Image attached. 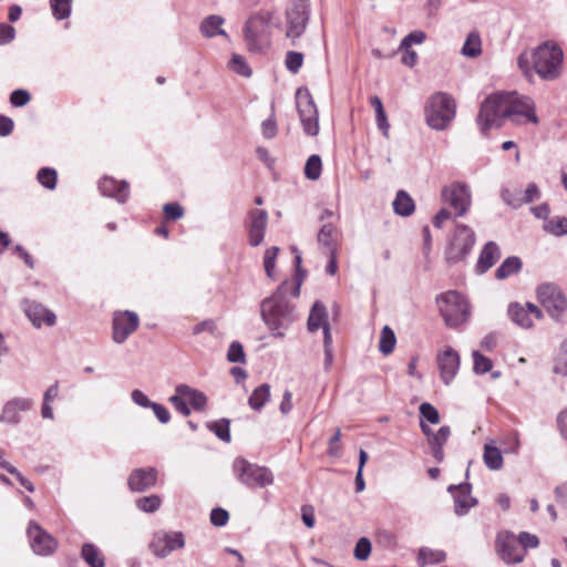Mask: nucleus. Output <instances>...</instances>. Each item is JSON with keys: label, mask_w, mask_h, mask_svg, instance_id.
<instances>
[{"label": "nucleus", "mask_w": 567, "mask_h": 567, "mask_svg": "<svg viewBox=\"0 0 567 567\" xmlns=\"http://www.w3.org/2000/svg\"><path fill=\"white\" fill-rule=\"evenodd\" d=\"M505 118L516 125L539 123L535 102L529 96L517 92H498L486 97L477 115L482 134L487 135L492 127H499Z\"/></svg>", "instance_id": "nucleus-1"}, {"label": "nucleus", "mask_w": 567, "mask_h": 567, "mask_svg": "<svg viewBox=\"0 0 567 567\" xmlns=\"http://www.w3.org/2000/svg\"><path fill=\"white\" fill-rule=\"evenodd\" d=\"M563 50L554 42H544L532 51H524L517 59L518 68L526 76L537 73L545 81H553L561 73Z\"/></svg>", "instance_id": "nucleus-2"}, {"label": "nucleus", "mask_w": 567, "mask_h": 567, "mask_svg": "<svg viewBox=\"0 0 567 567\" xmlns=\"http://www.w3.org/2000/svg\"><path fill=\"white\" fill-rule=\"evenodd\" d=\"M289 284L282 282L279 288L260 303V315L272 337L284 338L285 331L297 319L295 306L287 298Z\"/></svg>", "instance_id": "nucleus-3"}, {"label": "nucleus", "mask_w": 567, "mask_h": 567, "mask_svg": "<svg viewBox=\"0 0 567 567\" xmlns=\"http://www.w3.org/2000/svg\"><path fill=\"white\" fill-rule=\"evenodd\" d=\"M456 104L453 97L446 93H436L429 100L425 106L427 125L436 131L445 130L455 116Z\"/></svg>", "instance_id": "nucleus-4"}, {"label": "nucleus", "mask_w": 567, "mask_h": 567, "mask_svg": "<svg viewBox=\"0 0 567 567\" xmlns=\"http://www.w3.org/2000/svg\"><path fill=\"white\" fill-rule=\"evenodd\" d=\"M440 312L450 328H457L467 321L470 307L466 299L457 291L450 290L437 297Z\"/></svg>", "instance_id": "nucleus-5"}, {"label": "nucleus", "mask_w": 567, "mask_h": 567, "mask_svg": "<svg viewBox=\"0 0 567 567\" xmlns=\"http://www.w3.org/2000/svg\"><path fill=\"white\" fill-rule=\"evenodd\" d=\"M537 300L546 309L549 317L557 322L563 321L567 311V298L561 289L551 282L542 284L537 288Z\"/></svg>", "instance_id": "nucleus-6"}, {"label": "nucleus", "mask_w": 567, "mask_h": 567, "mask_svg": "<svg viewBox=\"0 0 567 567\" xmlns=\"http://www.w3.org/2000/svg\"><path fill=\"white\" fill-rule=\"evenodd\" d=\"M168 401L184 416L190 414V408L202 412L207 406V396L202 391L187 384H178Z\"/></svg>", "instance_id": "nucleus-7"}, {"label": "nucleus", "mask_w": 567, "mask_h": 567, "mask_svg": "<svg viewBox=\"0 0 567 567\" xmlns=\"http://www.w3.org/2000/svg\"><path fill=\"white\" fill-rule=\"evenodd\" d=\"M233 467L237 478L248 487H265L274 482L272 473L267 467L251 464L244 458H236Z\"/></svg>", "instance_id": "nucleus-8"}, {"label": "nucleus", "mask_w": 567, "mask_h": 567, "mask_svg": "<svg viewBox=\"0 0 567 567\" xmlns=\"http://www.w3.org/2000/svg\"><path fill=\"white\" fill-rule=\"evenodd\" d=\"M296 104L305 133L310 136L318 135V110L308 89L299 87L297 90Z\"/></svg>", "instance_id": "nucleus-9"}, {"label": "nucleus", "mask_w": 567, "mask_h": 567, "mask_svg": "<svg viewBox=\"0 0 567 567\" xmlns=\"http://www.w3.org/2000/svg\"><path fill=\"white\" fill-rule=\"evenodd\" d=\"M310 16L308 0H291L286 11V37L295 41L300 38L307 28Z\"/></svg>", "instance_id": "nucleus-10"}, {"label": "nucleus", "mask_w": 567, "mask_h": 567, "mask_svg": "<svg viewBox=\"0 0 567 567\" xmlns=\"http://www.w3.org/2000/svg\"><path fill=\"white\" fill-rule=\"evenodd\" d=\"M475 243L474 231L466 225H457L454 237L446 249V260L458 262L472 250Z\"/></svg>", "instance_id": "nucleus-11"}, {"label": "nucleus", "mask_w": 567, "mask_h": 567, "mask_svg": "<svg viewBox=\"0 0 567 567\" xmlns=\"http://www.w3.org/2000/svg\"><path fill=\"white\" fill-rule=\"evenodd\" d=\"M442 200L455 209L457 216H464L472 203L470 187L462 182H453L443 187Z\"/></svg>", "instance_id": "nucleus-12"}, {"label": "nucleus", "mask_w": 567, "mask_h": 567, "mask_svg": "<svg viewBox=\"0 0 567 567\" xmlns=\"http://www.w3.org/2000/svg\"><path fill=\"white\" fill-rule=\"evenodd\" d=\"M184 546L185 538L182 532L155 533L148 545L150 550L158 558H165L172 551L182 549Z\"/></svg>", "instance_id": "nucleus-13"}, {"label": "nucleus", "mask_w": 567, "mask_h": 567, "mask_svg": "<svg viewBox=\"0 0 567 567\" xmlns=\"http://www.w3.org/2000/svg\"><path fill=\"white\" fill-rule=\"evenodd\" d=\"M27 535L35 555L50 556L58 548V540L35 522H30Z\"/></svg>", "instance_id": "nucleus-14"}, {"label": "nucleus", "mask_w": 567, "mask_h": 567, "mask_svg": "<svg viewBox=\"0 0 567 567\" xmlns=\"http://www.w3.org/2000/svg\"><path fill=\"white\" fill-rule=\"evenodd\" d=\"M496 549L506 564H519L525 558V550L520 547L516 536L507 530L498 533Z\"/></svg>", "instance_id": "nucleus-15"}, {"label": "nucleus", "mask_w": 567, "mask_h": 567, "mask_svg": "<svg viewBox=\"0 0 567 567\" xmlns=\"http://www.w3.org/2000/svg\"><path fill=\"white\" fill-rule=\"evenodd\" d=\"M138 324L137 313L130 310L116 311L113 316V341L117 344L124 343L138 328Z\"/></svg>", "instance_id": "nucleus-16"}, {"label": "nucleus", "mask_w": 567, "mask_h": 567, "mask_svg": "<svg viewBox=\"0 0 567 567\" xmlns=\"http://www.w3.org/2000/svg\"><path fill=\"white\" fill-rule=\"evenodd\" d=\"M272 20V12L259 11L252 14L246 22L244 34L247 45L251 51H258L260 45L258 40L261 35L262 29L267 27Z\"/></svg>", "instance_id": "nucleus-17"}, {"label": "nucleus", "mask_w": 567, "mask_h": 567, "mask_svg": "<svg viewBox=\"0 0 567 567\" xmlns=\"http://www.w3.org/2000/svg\"><path fill=\"white\" fill-rule=\"evenodd\" d=\"M436 362L442 381L449 385L460 370V354L450 346H446L436 355Z\"/></svg>", "instance_id": "nucleus-18"}, {"label": "nucleus", "mask_w": 567, "mask_h": 567, "mask_svg": "<svg viewBox=\"0 0 567 567\" xmlns=\"http://www.w3.org/2000/svg\"><path fill=\"white\" fill-rule=\"evenodd\" d=\"M268 224V213L265 209L254 208L248 213L247 231L248 241L252 247L264 241Z\"/></svg>", "instance_id": "nucleus-19"}, {"label": "nucleus", "mask_w": 567, "mask_h": 567, "mask_svg": "<svg viewBox=\"0 0 567 567\" xmlns=\"http://www.w3.org/2000/svg\"><path fill=\"white\" fill-rule=\"evenodd\" d=\"M507 312L511 320L524 329L533 326V317L536 319L543 318L542 310L532 302H526L525 305L513 302L508 306Z\"/></svg>", "instance_id": "nucleus-20"}, {"label": "nucleus", "mask_w": 567, "mask_h": 567, "mask_svg": "<svg viewBox=\"0 0 567 567\" xmlns=\"http://www.w3.org/2000/svg\"><path fill=\"white\" fill-rule=\"evenodd\" d=\"M447 491L453 496L454 513L457 516L466 515L477 504V499L472 496V485L470 483L450 485Z\"/></svg>", "instance_id": "nucleus-21"}, {"label": "nucleus", "mask_w": 567, "mask_h": 567, "mask_svg": "<svg viewBox=\"0 0 567 567\" xmlns=\"http://www.w3.org/2000/svg\"><path fill=\"white\" fill-rule=\"evenodd\" d=\"M33 401L30 398L17 396L7 401L0 413V422L18 424L21 421L20 413L31 410Z\"/></svg>", "instance_id": "nucleus-22"}, {"label": "nucleus", "mask_w": 567, "mask_h": 567, "mask_svg": "<svg viewBox=\"0 0 567 567\" xmlns=\"http://www.w3.org/2000/svg\"><path fill=\"white\" fill-rule=\"evenodd\" d=\"M157 482V471L154 467L136 468L127 480L128 488L132 492L142 493L155 486Z\"/></svg>", "instance_id": "nucleus-23"}, {"label": "nucleus", "mask_w": 567, "mask_h": 567, "mask_svg": "<svg viewBox=\"0 0 567 567\" xmlns=\"http://www.w3.org/2000/svg\"><path fill=\"white\" fill-rule=\"evenodd\" d=\"M24 312L32 324L37 328H40L42 323L47 324L48 327L55 324V315L51 310L47 309L43 305L35 301H25Z\"/></svg>", "instance_id": "nucleus-24"}, {"label": "nucleus", "mask_w": 567, "mask_h": 567, "mask_svg": "<svg viewBox=\"0 0 567 567\" xmlns=\"http://www.w3.org/2000/svg\"><path fill=\"white\" fill-rule=\"evenodd\" d=\"M99 188L104 196L115 198L121 204H124L130 196L127 182H117L113 177H103L99 183Z\"/></svg>", "instance_id": "nucleus-25"}, {"label": "nucleus", "mask_w": 567, "mask_h": 567, "mask_svg": "<svg viewBox=\"0 0 567 567\" xmlns=\"http://www.w3.org/2000/svg\"><path fill=\"white\" fill-rule=\"evenodd\" d=\"M501 258V249L494 241H488L482 249L477 264L476 271L478 274L486 272L492 268L495 262Z\"/></svg>", "instance_id": "nucleus-26"}, {"label": "nucleus", "mask_w": 567, "mask_h": 567, "mask_svg": "<svg viewBox=\"0 0 567 567\" xmlns=\"http://www.w3.org/2000/svg\"><path fill=\"white\" fill-rule=\"evenodd\" d=\"M451 436V427L447 425H443L439 429V431L434 434L433 437L429 441V447L434 460L437 463H442L444 461V451L443 447L446 444Z\"/></svg>", "instance_id": "nucleus-27"}, {"label": "nucleus", "mask_w": 567, "mask_h": 567, "mask_svg": "<svg viewBox=\"0 0 567 567\" xmlns=\"http://www.w3.org/2000/svg\"><path fill=\"white\" fill-rule=\"evenodd\" d=\"M324 324H329L327 308L321 301H316L309 313L307 322L308 330L315 332L319 328L323 329Z\"/></svg>", "instance_id": "nucleus-28"}, {"label": "nucleus", "mask_w": 567, "mask_h": 567, "mask_svg": "<svg viewBox=\"0 0 567 567\" xmlns=\"http://www.w3.org/2000/svg\"><path fill=\"white\" fill-rule=\"evenodd\" d=\"M337 228L331 223H326L321 226L318 231L317 240L318 244L326 248L327 252L337 251Z\"/></svg>", "instance_id": "nucleus-29"}, {"label": "nucleus", "mask_w": 567, "mask_h": 567, "mask_svg": "<svg viewBox=\"0 0 567 567\" xmlns=\"http://www.w3.org/2000/svg\"><path fill=\"white\" fill-rule=\"evenodd\" d=\"M224 19L220 16H208L200 23V32L206 38H213L215 35H225V30L221 29Z\"/></svg>", "instance_id": "nucleus-30"}, {"label": "nucleus", "mask_w": 567, "mask_h": 567, "mask_svg": "<svg viewBox=\"0 0 567 567\" xmlns=\"http://www.w3.org/2000/svg\"><path fill=\"white\" fill-rule=\"evenodd\" d=\"M395 214L406 217L410 216L415 208L412 197L404 190H399L392 203Z\"/></svg>", "instance_id": "nucleus-31"}, {"label": "nucleus", "mask_w": 567, "mask_h": 567, "mask_svg": "<svg viewBox=\"0 0 567 567\" xmlns=\"http://www.w3.org/2000/svg\"><path fill=\"white\" fill-rule=\"evenodd\" d=\"M522 260L516 256L507 257L502 265L496 269L495 277L499 280H504L512 275H515L522 269Z\"/></svg>", "instance_id": "nucleus-32"}, {"label": "nucleus", "mask_w": 567, "mask_h": 567, "mask_svg": "<svg viewBox=\"0 0 567 567\" xmlns=\"http://www.w3.org/2000/svg\"><path fill=\"white\" fill-rule=\"evenodd\" d=\"M81 557L90 567H105V560L99 548L91 543L82 546Z\"/></svg>", "instance_id": "nucleus-33"}, {"label": "nucleus", "mask_w": 567, "mask_h": 567, "mask_svg": "<svg viewBox=\"0 0 567 567\" xmlns=\"http://www.w3.org/2000/svg\"><path fill=\"white\" fill-rule=\"evenodd\" d=\"M270 400V385L264 383L256 388L248 399L249 406L255 411H260Z\"/></svg>", "instance_id": "nucleus-34"}, {"label": "nucleus", "mask_w": 567, "mask_h": 567, "mask_svg": "<svg viewBox=\"0 0 567 567\" xmlns=\"http://www.w3.org/2000/svg\"><path fill=\"white\" fill-rule=\"evenodd\" d=\"M482 53V40L477 31H472L467 35L463 48L462 54L468 58H477Z\"/></svg>", "instance_id": "nucleus-35"}, {"label": "nucleus", "mask_w": 567, "mask_h": 567, "mask_svg": "<svg viewBox=\"0 0 567 567\" xmlns=\"http://www.w3.org/2000/svg\"><path fill=\"white\" fill-rule=\"evenodd\" d=\"M483 458L485 465L492 471L501 470L503 466V456L496 446L485 444Z\"/></svg>", "instance_id": "nucleus-36"}, {"label": "nucleus", "mask_w": 567, "mask_h": 567, "mask_svg": "<svg viewBox=\"0 0 567 567\" xmlns=\"http://www.w3.org/2000/svg\"><path fill=\"white\" fill-rule=\"evenodd\" d=\"M446 559V554L443 550L431 549L427 547H422L419 550L417 560L421 567H424L426 564H439Z\"/></svg>", "instance_id": "nucleus-37"}, {"label": "nucleus", "mask_w": 567, "mask_h": 567, "mask_svg": "<svg viewBox=\"0 0 567 567\" xmlns=\"http://www.w3.org/2000/svg\"><path fill=\"white\" fill-rule=\"evenodd\" d=\"M396 338L394 331L389 327L384 326L379 342V350L383 354H390L394 350Z\"/></svg>", "instance_id": "nucleus-38"}, {"label": "nucleus", "mask_w": 567, "mask_h": 567, "mask_svg": "<svg viewBox=\"0 0 567 567\" xmlns=\"http://www.w3.org/2000/svg\"><path fill=\"white\" fill-rule=\"evenodd\" d=\"M544 230L555 236L567 234V217L555 216L544 224Z\"/></svg>", "instance_id": "nucleus-39"}, {"label": "nucleus", "mask_w": 567, "mask_h": 567, "mask_svg": "<svg viewBox=\"0 0 567 567\" xmlns=\"http://www.w3.org/2000/svg\"><path fill=\"white\" fill-rule=\"evenodd\" d=\"M322 162L317 154L309 156L305 165V176L310 181H317L321 175Z\"/></svg>", "instance_id": "nucleus-40"}, {"label": "nucleus", "mask_w": 567, "mask_h": 567, "mask_svg": "<svg viewBox=\"0 0 567 567\" xmlns=\"http://www.w3.org/2000/svg\"><path fill=\"white\" fill-rule=\"evenodd\" d=\"M207 429L212 432L215 433V435L226 442V443H229L231 437H230V431H229V420L227 419H221L219 421H216V422H210V423H207Z\"/></svg>", "instance_id": "nucleus-41"}, {"label": "nucleus", "mask_w": 567, "mask_h": 567, "mask_svg": "<svg viewBox=\"0 0 567 567\" xmlns=\"http://www.w3.org/2000/svg\"><path fill=\"white\" fill-rule=\"evenodd\" d=\"M473 371L476 374H485L493 368V362L487 357L483 355L478 350L472 352Z\"/></svg>", "instance_id": "nucleus-42"}, {"label": "nucleus", "mask_w": 567, "mask_h": 567, "mask_svg": "<svg viewBox=\"0 0 567 567\" xmlns=\"http://www.w3.org/2000/svg\"><path fill=\"white\" fill-rule=\"evenodd\" d=\"M292 251L295 252V264H296V284L293 285V287L291 288V296L292 297H298L300 295V287H301V284L306 277V270H303L301 268V255L300 252L298 251V249L296 247L292 248Z\"/></svg>", "instance_id": "nucleus-43"}, {"label": "nucleus", "mask_w": 567, "mask_h": 567, "mask_svg": "<svg viewBox=\"0 0 567 567\" xmlns=\"http://www.w3.org/2000/svg\"><path fill=\"white\" fill-rule=\"evenodd\" d=\"M52 13L55 19L63 20L71 13V0H50Z\"/></svg>", "instance_id": "nucleus-44"}, {"label": "nucleus", "mask_w": 567, "mask_h": 567, "mask_svg": "<svg viewBox=\"0 0 567 567\" xmlns=\"http://www.w3.org/2000/svg\"><path fill=\"white\" fill-rule=\"evenodd\" d=\"M161 497L157 495H150L145 497H141L136 501V506L138 509L145 513H154L161 506Z\"/></svg>", "instance_id": "nucleus-45"}, {"label": "nucleus", "mask_w": 567, "mask_h": 567, "mask_svg": "<svg viewBox=\"0 0 567 567\" xmlns=\"http://www.w3.org/2000/svg\"><path fill=\"white\" fill-rule=\"evenodd\" d=\"M37 178L39 183L48 189H54L56 186V172L53 168H41L38 172Z\"/></svg>", "instance_id": "nucleus-46"}, {"label": "nucleus", "mask_w": 567, "mask_h": 567, "mask_svg": "<svg viewBox=\"0 0 567 567\" xmlns=\"http://www.w3.org/2000/svg\"><path fill=\"white\" fill-rule=\"evenodd\" d=\"M229 66L234 72L243 76H250L251 74L250 68L247 65L246 60L240 54H233L229 62Z\"/></svg>", "instance_id": "nucleus-47"}, {"label": "nucleus", "mask_w": 567, "mask_h": 567, "mask_svg": "<svg viewBox=\"0 0 567 567\" xmlns=\"http://www.w3.org/2000/svg\"><path fill=\"white\" fill-rule=\"evenodd\" d=\"M303 63V54L297 51H288L286 54V68L293 74L298 73Z\"/></svg>", "instance_id": "nucleus-48"}, {"label": "nucleus", "mask_w": 567, "mask_h": 567, "mask_svg": "<svg viewBox=\"0 0 567 567\" xmlns=\"http://www.w3.org/2000/svg\"><path fill=\"white\" fill-rule=\"evenodd\" d=\"M421 420H426L431 424H437L440 422V414L435 406L431 403L424 402L419 408Z\"/></svg>", "instance_id": "nucleus-49"}, {"label": "nucleus", "mask_w": 567, "mask_h": 567, "mask_svg": "<svg viewBox=\"0 0 567 567\" xmlns=\"http://www.w3.org/2000/svg\"><path fill=\"white\" fill-rule=\"evenodd\" d=\"M278 254H279V248L276 246L270 247L265 251L264 267H265V271L269 278L274 277V269L276 266V258H277Z\"/></svg>", "instance_id": "nucleus-50"}, {"label": "nucleus", "mask_w": 567, "mask_h": 567, "mask_svg": "<svg viewBox=\"0 0 567 567\" xmlns=\"http://www.w3.org/2000/svg\"><path fill=\"white\" fill-rule=\"evenodd\" d=\"M227 360L234 363H244L246 361V355L244 352V348L240 342L233 341L227 351Z\"/></svg>", "instance_id": "nucleus-51"}, {"label": "nucleus", "mask_w": 567, "mask_h": 567, "mask_svg": "<svg viewBox=\"0 0 567 567\" xmlns=\"http://www.w3.org/2000/svg\"><path fill=\"white\" fill-rule=\"evenodd\" d=\"M371 554V542L367 537H361L354 547V557L358 560H367Z\"/></svg>", "instance_id": "nucleus-52"}, {"label": "nucleus", "mask_w": 567, "mask_h": 567, "mask_svg": "<svg viewBox=\"0 0 567 567\" xmlns=\"http://www.w3.org/2000/svg\"><path fill=\"white\" fill-rule=\"evenodd\" d=\"M554 372L561 375H567V340L560 346L559 354L556 359Z\"/></svg>", "instance_id": "nucleus-53"}, {"label": "nucleus", "mask_w": 567, "mask_h": 567, "mask_svg": "<svg viewBox=\"0 0 567 567\" xmlns=\"http://www.w3.org/2000/svg\"><path fill=\"white\" fill-rule=\"evenodd\" d=\"M516 538L525 553L529 548H537L539 546V538L534 534L522 532Z\"/></svg>", "instance_id": "nucleus-54"}, {"label": "nucleus", "mask_w": 567, "mask_h": 567, "mask_svg": "<svg viewBox=\"0 0 567 567\" xmlns=\"http://www.w3.org/2000/svg\"><path fill=\"white\" fill-rule=\"evenodd\" d=\"M426 39L425 32L421 30H414L410 32L401 41V48H411L412 44H422Z\"/></svg>", "instance_id": "nucleus-55"}, {"label": "nucleus", "mask_w": 567, "mask_h": 567, "mask_svg": "<svg viewBox=\"0 0 567 567\" xmlns=\"http://www.w3.org/2000/svg\"><path fill=\"white\" fill-rule=\"evenodd\" d=\"M163 212L168 220H176L183 217L184 209L178 203H168L164 205Z\"/></svg>", "instance_id": "nucleus-56"}, {"label": "nucleus", "mask_w": 567, "mask_h": 567, "mask_svg": "<svg viewBox=\"0 0 567 567\" xmlns=\"http://www.w3.org/2000/svg\"><path fill=\"white\" fill-rule=\"evenodd\" d=\"M501 195H502L503 200L513 208H518L523 205L520 192L503 189Z\"/></svg>", "instance_id": "nucleus-57"}, {"label": "nucleus", "mask_w": 567, "mask_h": 567, "mask_svg": "<svg viewBox=\"0 0 567 567\" xmlns=\"http://www.w3.org/2000/svg\"><path fill=\"white\" fill-rule=\"evenodd\" d=\"M229 514L226 509L217 507L210 513V522L214 526L221 527L227 524Z\"/></svg>", "instance_id": "nucleus-58"}, {"label": "nucleus", "mask_w": 567, "mask_h": 567, "mask_svg": "<svg viewBox=\"0 0 567 567\" xmlns=\"http://www.w3.org/2000/svg\"><path fill=\"white\" fill-rule=\"evenodd\" d=\"M216 330H217V324H216L215 320L208 319V320H204V321L195 324L193 328V334L197 336L203 332H208L210 334H215Z\"/></svg>", "instance_id": "nucleus-59"}, {"label": "nucleus", "mask_w": 567, "mask_h": 567, "mask_svg": "<svg viewBox=\"0 0 567 567\" xmlns=\"http://www.w3.org/2000/svg\"><path fill=\"white\" fill-rule=\"evenodd\" d=\"M30 101V94L25 90H16L11 93L10 102L16 107L24 106Z\"/></svg>", "instance_id": "nucleus-60"}, {"label": "nucleus", "mask_w": 567, "mask_h": 567, "mask_svg": "<svg viewBox=\"0 0 567 567\" xmlns=\"http://www.w3.org/2000/svg\"><path fill=\"white\" fill-rule=\"evenodd\" d=\"M131 399L132 401L138 405V406H142V408H152V405L154 404L153 401H151L147 395L138 390V389H135L131 392Z\"/></svg>", "instance_id": "nucleus-61"}, {"label": "nucleus", "mask_w": 567, "mask_h": 567, "mask_svg": "<svg viewBox=\"0 0 567 567\" xmlns=\"http://www.w3.org/2000/svg\"><path fill=\"white\" fill-rule=\"evenodd\" d=\"M540 198V190L535 183L528 184L524 195H522L523 204H528Z\"/></svg>", "instance_id": "nucleus-62"}, {"label": "nucleus", "mask_w": 567, "mask_h": 567, "mask_svg": "<svg viewBox=\"0 0 567 567\" xmlns=\"http://www.w3.org/2000/svg\"><path fill=\"white\" fill-rule=\"evenodd\" d=\"M262 135L266 138H274L277 134V123L274 116L265 120L261 123Z\"/></svg>", "instance_id": "nucleus-63"}, {"label": "nucleus", "mask_w": 567, "mask_h": 567, "mask_svg": "<svg viewBox=\"0 0 567 567\" xmlns=\"http://www.w3.org/2000/svg\"><path fill=\"white\" fill-rule=\"evenodd\" d=\"M151 409L161 423L166 424L169 422L171 413L163 404L154 402Z\"/></svg>", "instance_id": "nucleus-64"}]
</instances>
